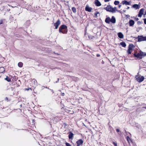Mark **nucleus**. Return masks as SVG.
<instances>
[{
	"label": "nucleus",
	"mask_w": 146,
	"mask_h": 146,
	"mask_svg": "<svg viewBox=\"0 0 146 146\" xmlns=\"http://www.w3.org/2000/svg\"><path fill=\"white\" fill-rule=\"evenodd\" d=\"M34 83L35 85H36L37 84V82L36 80H35L34 81Z\"/></svg>",
	"instance_id": "obj_31"
},
{
	"label": "nucleus",
	"mask_w": 146,
	"mask_h": 146,
	"mask_svg": "<svg viewBox=\"0 0 146 146\" xmlns=\"http://www.w3.org/2000/svg\"><path fill=\"white\" fill-rule=\"evenodd\" d=\"M110 9H109V12H111L112 13H114V10L113 7H111V6L110 5V7L109 8Z\"/></svg>",
	"instance_id": "obj_16"
},
{
	"label": "nucleus",
	"mask_w": 146,
	"mask_h": 146,
	"mask_svg": "<svg viewBox=\"0 0 146 146\" xmlns=\"http://www.w3.org/2000/svg\"><path fill=\"white\" fill-rule=\"evenodd\" d=\"M94 4L97 6H100L101 5V4L98 0H95Z\"/></svg>",
	"instance_id": "obj_12"
},
{
	"label": "nucleus",
	"mask_w": 146,
	"mask_h": 146,
	"mask_svg": "<svg viewBox=\"0 0 146 146\" xmlns=\"http://www.w3.org/2000/svg\"><path fill=\"white\" fill-rule=\"evenodd\" d=\"M52 90V92L53 93H54V92H53V90Z\"/></svg>",
	"instance_id": "obj_54"
},
{
	"label": "nucleus",
	"mask_w": 146,
	"mask_h": 146,
	"mask_svg": "<svg viewBox=\"0 0 146 146\" xmlns=\"http://www.w3.org/2000/svg\"><path fill=\"white\" fill-rule=\"evenodd\" d=\"M121 5H119L118 6V7H119V8H120V7H121Z\"/></svg>",
	"instance_id": "obj_48"
},
{
	"label": "nucleus",
	"mask_w": 146,
	"mask_h": 146,
	"mask_svg": "<svg viewBox=\"0 0 146 146\" xmlns=\"http://www.w3.org/2000/svg\"><path fill=\"white\" fill-rule=\"evenodd\" d=\"M60 23L61 22L59 19H58L56 22L54 23V26L55 27V29H56L58 28L59 25H60Z\"/></svg>",
	"instance_id": "obj_7"
},
{
	"label": "nucleus",
	"mask_w": 146,
	"mask_h": 146,
	"mask_svg": "<svg viewBox=\"0 0 146 146\" xmlns=\"http://www.w3.org/2000/svg\"><path fill=\"white\" fill-rule=\"evenodd\" d=\"M99 12H96V13H95L94 14V15H95V17H98V16H97V14H99Z\"/></svg>",
	"instance_id": "obj_27"
},
{
	"label": "nucleus",
	"mask_w": 146,
	"mask_h": 146,
	"mask_svg": "<svg viewBox=\"0 0 146 146\" xmlns=\"http://www.w3.org/2000/svg\"><path fill=\"white\" fill-rule=\"evenodd\" d=\"M113 143L115 145V146H116L117 145V143H116L113 142Z\"/></svg>",
	"instance_id": "obj_35"
},
{
	"label": "nucleus",
	"mask_w": 146,
	"mask_h": 146,
	"mask_svg": "<svg viewBox=\"0 0 146 146\" xmlns=\"http://www.w3.org/2000/svg\"><path fill=\"white\" fill-rule=\"evenodd\" d=\"M58 54V55H59V54Z\"/></svg>",
	"instance_id": "obj_58"
},
{
	"label": "nucleus",
	"mask_w": 146,
	"mask_h": 146,
	"mask_svg": "<svg viewBox=\"0 0 146 146\" xmlns=\"http://www.w3.org/2000/svg\"><path fill=\"white\" fill-rule=\"evenodd\" d=\"M9 19L12 21H13L14 20L13 17L11 15L10 16Z\"/></svg>",
	"instance_id": "obj_28"
},
{
	"label": "nucleus",
	"mask_w": 146,
	"mask_h": 146,
	"mask_svg": "<svg viewBox=\"0 0 146 146\" xmlns=\"http://www.w3.org/2000/svg\"><path fill=\"white\" fill-rule=\"evenodd\" d=\"M105 2H108L109 1H110L111 0H104Z\"/></svg>",
	"instance_id": "obj_41"
},
{
	"label": "nucleus",
	"mask_w": 146,
	"mask_h": 146,
	"mask_svg": "<svg viewBox=\"0 0 146 146\" xmlns=\"http://www.w3.org/2000/svg\"><path fill=\"white\" fill-rule=\"evenodd\" d=\"M135 23L134 21L133 20H130L129 22V26H132L134 25Z\"/></svg>",
	"instance_id": "obj_13"
},
{
	"label": "nucleus",
	"mask_w": 146,
	"mask_h": 146,
	"mask_svg": "<svg viewBox=\"0 0 146 146\" xmlns=\"http://www.w3.org/2000/svg\"><path fill=\"white\" fill-rule=\"evenodd\" d=\"M117 35L119 38H123V35L121 32H119L117 34Z\"/></svg>",
	"instance_id": "obj_15"
},
{
	"label": "nucleus",
	"mask_w": 146,
	"mask_h": 146,
	"mask_svg": "<svg viewBox=\"0 0 146 146\" xmlns=\"http://www.w3.org/2000/svg\"><path fill=\"white\" fill-rule=\"evenodd\" d=\"M5 71V70L4 67H0V73H3Z\"/></svg>",
	"instance_id": "obj_18"
},
{
	"label": "nucleus",
	"mask_w": 146,
	"mask_h": 146,
	"mask_svg": "<svg viewBox=\"0 0 146 146\" xmlns=\"http://www.w3.org/2000/svg\"><path fill=\"white\" fill-rule=\"evenodd\" d=\"M125 130V133H127V131H126L125 130Z\"/></svg>",
	"instance_id": "obj_52"
},
{
	"label": "nucleus",
	"mask_w": 146,
	"mask_h": 146,
	"mask_svg": "<svg viewBox=\"0 0 146 146\" xmlns=\"http://www.w3.org/2000/svg\"><path fill=\"white\" fill-rule=\"evenodd\" d=\"M117 11L118 12H119L121 13H122V12L120 10H117Z\"/></svg>",
	"instance_id": "obj_44"
},
{
	"label": "nucleus",
	"mask_w": 146,
	"mask_h": 146,
	"mask_svg": "<svg viewBox=\"0 0 146 146\" xmlns=\"http://www.w3.org/2000/svg\"><path fill=\"white\" fill-rule=\"evenodd\" d=\"M129 15H126V17H127V18H128L129 17Z\"/></svg>",
	"instance_id": "obj_45"
},
{
	"label": "nucleus",
	"mask_w": 146,
	"mask_h": 146,
	"mask_svg": "<svg viewBox=\"0 0 146 146\" xmlns=\"http://www.w3.org/2000/svg\"><path fill=\"white\" fill-rule=\"evenodd\" d=\"M5 80H6L8 82H10L11 81V79L9 77L7 76L6 78L5 79Z\"/></svg>",
	"instance_id": "obj_23"
},
{
	"label": "nucleus",
	"mask_w": 146,
	"mask_h": 146,
	"mask_svg": "<svg viewBox=\"0 0 146 146\" xmlns=\"http://www.w3.org/2000/svg\"><path fill=\"white\" fill-rule=\"evenodd\" d=\"M59 32L63 34H66L68 31L67 27L64 25H61L59 28Z\"/></svg>",
	"instance_id": "obj_2"
},
{
	"label": "nucleus",
	"mask_w": 146,
	"mask_h": 146,
	"mask_svg": "<svg viewBox=\"0 0 146 146\" xmlns=\"http://www.w3.org/2000/svg\"><path fill=\"white\" fill-rule=\"evenodd\" d=\"M102 64H104V62L103 60H102Z\"/></svg>",
	"instance_id": "obj_47"
},
{
	"label": "nucleus",
	"mask_w": 146,
	"mask_h": 146,
	"mask_svg": "<svg viewBox=\"0 0 146 146\" xmlns=\"http://www.w3.org/2000/svg\"><path fill=\"white\" fill-rule=\"evenodd\" d=\"M25 89L27 91H28L29 90H32L31 88H26Z\"/></svg>",
	"instance_id": "obj_39"
},
{
	"label": "nucleus",
	"mask_w": 146,
	"mask_h": 146,
	"mask_svg": "<svg viewBox=\"0 0 146 146\" xmlns=\"http://www.w3.org/2000/svg\"><path fill=\"white\" fill-rule=\"evenodd\" d=\"M135 46L133 44H129L128 46V48L127 51L128 54H131L132 51H133V48Z\"/></svg>",
	"instance_id": "obj_4"
},
{
	"label": "nucleus",
	"mask_w": 146,
	"mask_h": 146,
	"mask_svg": "<svg viewBox=\"0 0 146 146\" xmlns=\"http://www.w3.org/2000/svg\"><path fill=\"white\" fill-rule=\"evenodd\" d=\"M126 139H127V141H128L129 143V140H131L130 138H129V136H127L126 137Z\"/></svg>",
	"instance_id": "obj_26"
},
{
	"label": "nucleus",
	"mask_w": 146,
	"mask_h": 146,
	"mask_svg": "<svg viewBox=\"0 0 146 146\" xmlns=\"http://www.w3.org/2000/svg\"><path fill=\"white\" fill-rule=\"evenodd\" d=\"M110 7V5H108L106 7L104 8V9L106 10L107 11L109 12Z\"/></svg>",
	"instance_id": "obj_21"
},
{
	"label": "nucleus",
	"mask_w": 146,
	"mask_h": 146,
	"mask_svg": "<svg viewBox=\"0 0 146 146\" xmlns=\"http://www.w3.org/2000/svg\"><path fill=\"white\" fill-rule=\"evenodd\" d=\"M132 7L133 8H135L136 9H139V5L137 4H134L133 5Z\"/></svg>",
	"instance_id": "obj_17"
},
{
	"label": "nucleus",
	"mask_w": 146,
	"mask_h": 146,
	"mask_svg": "<svg viewBox=\"0 0 146 146\" xmlns=\"http://www.w3.org/2000/svg\"><path fill=\"white\" fill-rule=\"evenodd\" d=\"M114 10V13L116 11H117V7H115L114 8H113Z\"/></svg>",
	"instance_id": "obj_30"
},
{
	"label": "nucleus",
	"mask_w": 146,
	"mask_h": 146,
	"mask_svg": "<svg viewBox=\"0 0 146 146\" xmlns=\"http://www.w3.org/2000/svg\"><path fill=\"white\" fill-rule=\"evenodd\" d=\"M22 106V105H20V106Z\"/></svg>",
	"instance_id": "obj_57"
},
{
	"label": "nucleus",
	"mask_w": 146,
	"mask_h": 146,
	"mask_svg": "<svg viewBox=\"0 0 146 146\" xmlns=\"http://www.w3.org/2000/svg\"><path fill=\"white\" fill-rule=\"evenodd\" d=\"M122 3L123 5H131L130 2H128L126 0H124L122 2Z\"/></svg>",
	"instance_id": "obj_14"
},
{
	"label": "nucleus",
	"mask_w": 146,
	"mask_h": 146,
	"mask_svg": "<svg viewBox=\"0 0 146 146\" xmlns=\"http://www.w3.org/2000/svg\"><path fill=\"white\" fill-rule=\"evenodd\" d=\"M66 145V146H72L69 143L66 142L65 143Z\"/></svg>",
	"instance_id": "obj_29"
},
{
	"label": "nucleus",
	"mask_w": 146,
	"mask_h": 146,
	"mask_svg": "<svg viewBox=\"0 0 146 146\" xmlns=\"http://www.w3.org/2000/svg\"><path fill=\"white\" fill-rule=\"evenodd\" d=\"M139 20V19L137 18H135V20L136 21H138Z\"/></svg>",
	"instance_id": "obj_46"
},
{
	"label": "nucleus",
	"mask_w": 146,
	"mask_h": 146,
	"mask_svg": "<svg viewBox=\"0 0 146 146\" xmlns=\"http://www.w3.org/2000/svg\"><path fill=\"white\" fill-rule=\"evenodd\" d=\"M136 38L137 39V42H138L146 41V36H144L143 35L138 36Z\"/></svg>",
	"instance_id": "obj_5"
},
{
	"label": "nucleus",
	"mask_w": 146,
	"mask_h": 146,
	"mask_svg": "<svg viewBox=\"0 0 146 146\" xmlns=\"http://www.w3.org/2000/svg\"><path fill=\"white\" fill-rule=\"evenodd\" d=\"M124 146H126L125 145V144H124Z\"/></svg>",
	"instance_id": "obj_56"
},
{
	"label": "nucleus",
	"mask_w": 146,
	"mask_h": 146,
	"mask_svg": "<svg viewBox=\"0 0 146 146\" xmlns=\"http://www.w3.org/2000/svg\"><path fill=\"white\" fill-rule=\"evenodd\" d=\"M119 3V1H115L114 3V5H118Z\"/></svg>",
	"instance_id": "obj_25"
},
{
	"label": "nucleus",
	"mask_w": 146,
	"mask_h": 146,
	"mask_svg": "<svg viewBox=\"0 0 146 146\" xmlns=\"http://www.w3.org/2000/svg\"><path fill=\"white\" fill-rule=\"evenodd\" d=\"M144 9L142 8L140 9L139 10V14L138 15V16L139 17H141L142 15L143 14L144 11Z\"/></svg>",
	"instance_id": "obj_8"
},
{
	"label": "nucleus",
	"mask_w": 146,
	"mask_h": 146,
	"mask_svg": "<svg viewBox=\"0 0 146 146\" xmlns=\"http://www.w3.org/2000/svg\"><path fill=\"white\" fill-rule=\"evenodd\" d=\"M23 63L22 62H20L18 63V65L19 67L21 68L23 66Z\"/></svg>",
	"instance_id": "obj_22"
},
{
	"label": "nucleus",
	"mask_w": 146,
	"mask_h": 146,
	"mask_svg": "<svg viewBox=\"0 0 146 146\" xmlns=\"http://www.w3.org/2000/svg\"><path fill=\"white\" fill-rule=\"evenodd\" d=\"M141 21H138L137 22V24H139H139H141Z\"/></svg>",
	"instance_id": "obj_40"
},
{
	"label": "nucleus",
	"mask_w": 146,
	"mask_h": 146,
	"mask_svg": "<svg viewBox=\"0 0 146 146\" xmlns=\"http://www.w3.org/2000/svg\"><path fill=\"white\" fill-rule=\"evenodd\" d=\"M72 10L74 13H75L76 12V9L75 7H72Z\"/></svg>",
	"instance_id": "obj_24"
},
{
	"label": "nucleus",
	"mask_w": 146,
	"mask_h": 146,
	"mask_svg": "<svg viewBox=\"0 0 146 146\" xmlns=\"http://www.w3.org/2000/svg\"><path fill=\"white\" fill-rule=\"evenodd\" d=\"M66 111L68 113L71 114H73L74 113V111L73 110H67Z\"/></svg>",
	"instance_id": "obj_19"
},
{
	"label": "nucleus",
	"mask_w": 146,
	"mask_h": 146,
	"mask_svg": "<svg viewBox=\"0 0 146 146\" xmlns=\"http://www.w3.org/2000/svg\"><path fill=\"white\" fill-rule=\"evenodd\" d=\"M126 10H123V11L124 12H126Z\"/></svg>",
	"instance_id": "obj_49"
},
{
	"label": "nucleus",
	"mask_w": 146,
	"mask_h": 146,
	"mask_svg": "<svg viewBox=\"0 0 146 146\" xmlns=\"http://www.w3.org/2000/svg\"><path fill=\"white\" fill-rule=\"evenodd\" d=\"M144 108L145 109H146V107H144Z\"/></svg>",
	"instance_id": "obj_55"
},
{
	"label": "nucleus",
	"mask_w": 146,
	"mask_h": 146,
	"mask_svg": "<svg viewBox=\"0 0 146 146\" xmlns=\"http://www.w3.org/2000/svg\"><path fill=\"white\" fill-rule=\"evenodd\" d=\"M68 133L69 134L68 136L69 139H70L72 140L74 138V134L71 131H69Z\"/></svg>",
	"instance_id": "obj_9"
},
{
	"label": "nucleus",
	"mask_w": 146,
	"mask_h": 146,
	"mask_svg": "<svg viewBox=\"0 0 146 146\" xmlns=\"http://www.w3.org/2000/svg\"><path fill=\"white\" fill-rule=\"evenodd\" d=\"M19 81H20V80H19Z\"/></svg>",
	"instance_id": "obj_59"
},
{
	"label": "nucleus",
	"mask_w": 146,
	"mask_h": 146,
	"mask_svg": "<svg viewBox=\"0 0 146 146\" xmlns=\"http://www.w3.org/2000/svg\"><path fill=\"white\" fill-rule=\"evenodd\" d=\"M9 89H10L11 91H13L14 89V88L11 87L10 88H9Z\"/></svg>",
	"instance_id": "obj_33"
},
{
	"label": "nucleus",
	"mask_w": 146,
	"mask_h": 146,
	"mask_svg": "<svg viewBox=\"0 0 146 146\" xmlns=\"http://www.w3.org/2000/svg\"><path fill=\"white\" fill-rule=\"evenodd\" d=\"M43 87H44V88H47V87H45V86H43ZM48 89H49L48 88Z\"/></svg>",
	"instance_id": "obj_51"
},
{
	"label": "nucleus",
	"mask_w": 146,
	"mask_h": 146,
	"mask_svg": "<svg viewBox=\"0 0 146 146\" xmlns=\"http://www.w3.org/2000/svg\"><path fill=\"white\" fill-rule=\"evenodd\" d=\"M96 56L97 57H99L100 56V55L99 54H97L96 55Z\"/></svg>",
	"instance_id": "obj_43"
},
{
	"label": "nucleus",
	"mask_w": 146,
	"mask_h": 146,
	"mask_svg": "<svg viewBox=\"0 0 146 146\" xmlns=\"http://www.w3.org/2000/svg\"><path fill=\"white\" fill-rule=\"evenodd\" d=\"M59 78H58L57 80V81H56V83H58L59 82Z\"/></svg>",
	"instance_id": "obj_42"
},
{
	"label": "nucleus",
	"mask_w": 146,
	"mask_h": 146,
	"mask_svg": "<svg viewBox=\"0 0 146 146\" xmlns=\"http://www.w3.org/2000/svg\"><path fill=\"white\" fill-rule=\"evenodd\" d=\"M129 7H127L126 8V9H129Z\"/></svg>",
	"instance_id": "obj_50"
},
{
	"label": "nucleus",
	"mask_w": 146,
	"mask_h": 146,
	"mask_svg": "<svg viewBox=\"0 0 146 146\" xmlns=\"http://www.w3.org/2000/svg\"><path fill=\"white\" fill-rule=\"evenodd\" d=\"M134 57L136 58V59H142L144 57L146 56V53L143 52L141 51L137 54L135 53L133 54Z\"/></svg>",
	"instance_id": "obj_1"
},
{
	"label": "nucleus",
	"mask_w": 146,
	"mask_h": 146,
	"mask_svg": "<svg viewBox=\"0 0 146 146\" xmlns=\"http://www.w3.org/2000/svg\"><path fill=\"white\" fill-rule=\"evenodd\" d=\"M120 44L123 47H125L126 46L125 43L124 42H122L120 43Z\"/></svg>",
	"instance_id": "obj_20"
},
{
	"label": "nucleus",
	"mask_w": 146,
	"mask_h": 146,
	"mask_svg": "<svg viewBox=\"0 0 146 146\" xmlns=\"http://www.w3.org/2000/svg\"><path fill=\"white\" fill-rule=\"evenodd\" d=\"M116 130L117 132H119L120 131L118 129H116Z\"/></svg>",
	"instance_id": "obj_38"
},
{
	"label": "nucleus",
	"mask_w": 146,
	"mask_h": 146,
	"mask_svg": "<svg viewBox=\"0 0 146 146\" xmlns=\"http://www.w3.org/2000/svg\"><path fill=\"white\" fill-rule=\"evenodd\" d=\"M92 8L91 7H90L88 5H87L85 7V10L86 11L89 12L91 11Z\"/></svg>",
	"instance_id": "obj_11"
},
{
	"label": "nucleus",
	"mask_w": 146,
	"mask_h": 146,
	"mask_svg": "<svg viewBox=\"0 0 146 146\" xmlns=\"http://www.w3.org/2000/svg\"><path fill=\"white\" fill-rule=\"evenodd\" d=\"M135 77L136 78V79L137 81L139 82H142L143 81L144 79V78L143 76L140 77L138 76H136Z\"/></svg>",
	"instance_id": "obj_6"
},
{
	"label": "nucleus",
	"mask_w": 146,
	"mask_h": 146,
	"mask_svg": "<svg viewBox=\"0 0 146 146\" xmlns=\"http://www.w3.org/2000/svg\"><path fill=\"white\" fill-rule=\"evenodd\" d=\"M116 19L113 16H112L111 19L109 17H107L105 20V22L108 24H109L110 22L114 24L116 23Z\"/></svg>",
	"instance_id": "obj_3"
},
{
	"label": "nucleus",
	"mask_w": 146,
	"mask_h": 146,
	"mask_svg": "<svg viewBox=\"0 0 146 146\" xmlns=\"http://www.w3.org/2000/svg\"><path fill=\"white\" fill-rule=\"evenodd\" d=\"M145 14H144L143 15V16H144V17H145Z\"/></svg>",
	"instance_id": "obj_53"
},
{
	"label": "nucleus",
	"mask_w": 146,
	"mask_h": 146,
	"mask_svg": "<svg viewBox=\"0 0 146 146\" xmlns=\"http://www.w3.org/2000/svg\"><path fill=\"white\" fill-rule=\"evenodd\" d=\"M65 94L64 93H62L61 94V95L62 96H64Z\"/></svg>",
	"instance_id": "obj_37"
},
{
	"label": "nucleus",
	"mask_w": 146,
	"mask_h": 146,
	"mask_svg": "<svg viewBox=\"0 0 146 146\" xmlns=\"http://www.w3.org/2000/svg\"><path fill=\"white\" fill-rule=\"evenodd\" d=\"M144 20V22L145 24H146V18L143 19Z\"/></svg>",
	"instance_id": "obj_34"
},
{
	"label": "nucleus",
	"mask_w": 146,
	"mask_h": 146,
	"mask_svg": "<svg viewBox=\"0 0 146 146\" xmlns=\"http://www.w3.org/2000/svg\"><path fill=\"white\" fill-rule=\"evenodd\" d=\"M3 20L2 19V20H0V24H3Z\"/></svg>",
	"instance_id": "obj_36"
},
{
	"label": "nucleus",
	"mask_w": 146,
	"mask_h": 146,
	"mask_svg": "<svg viewBox=\"0 0 146 146\" xmlns=\"http://www.w3.org/2000/svg\"><path fill=\"white\" fill-rule=\"evenodd\" d=\"M5 100L7 102H8L9 101L7 97L5 98Z\"/></svg>",
	"instance_id": "obj_32"
},
{
	"label": "nucleus",
	"mask_w": 146,
	"mask_h": 146,
	"mask_svg": "<svg viewBox=\"0 0 146 146\" xmlns=\"http://www.w3.org/2000/svg\"><path fill=\"white\" fill-rule=\"evenodd\" d=\"M83 141L82 139H80L78 140L76 143L77 144V146H80L81 145H82L83 143Z\"/></svg>",
	"instance_id": "obj_10"
}]
</instances>
